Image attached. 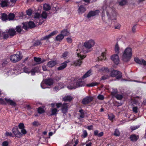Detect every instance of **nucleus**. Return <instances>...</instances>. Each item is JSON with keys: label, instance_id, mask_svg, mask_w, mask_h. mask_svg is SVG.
I'll list each match as a JSON object with an SVG mask.
<instances>
[{"label": "nucleus", "instance_id": "nucleus-33", "mask_svg": "<svg viewBox=\"0 0 146 146\" xmlns=\"http://www.w3.org/2000/svg\"><path fill=\"white\" fill-rule=\"evenodd\" d=\"M34 59L35 61L37 62L38 64H40L42 62L41 61V58H40L34 57Z\"/></svg>", "mask_w": 146, "mask_h": 146}, {"label": "nucleus", "instance_id": "nucleus-57", "mask_svg": "<svg viewBox=\"0 0 146 146\" xmlns=\"http://www.w3.org/2000/svg\"><path fill=\"white\" fill-rule=\"evenodd\" d=\"M138 109L137 107H134L133 108V111L135 113L138 112Z\"/></svg>", "mask_w": 146, "mask_h": 146}, {"label": "nucleus", "instance_id": "nucleus-23", "mask_svg": "<svg viewBox=\"0 0 146 146\" xmlns=\"http://www.w3.org/2000/svg\"><path fill=\"white\" fill-rule=\"evenodd\" d=\"M106 53L105 52H102L101 56L98 57V60H105L106 58Z\"/></svg>", "mask_w": 146, "mask_h": 146}, {"label": "nucleus", "instance_id": "nucleus-54", "mask_svg": "<svg viewBox=\"0 0 146 146\" xmlns=\"http://www.w3.org/2000/svg\"><path fill=\"white\" fill-rule=\"evenodd\" d=\"M13 71L14 70L13 69L11 70H9V71H8L7 72V74L9 75H12L13 74Z\"/></svg>", "mask_w": 146, "mask_h": 146}, {"label": "nucleus", "instance_id": "nucleus-48", "mask_svg": "<svg viewBox=\"0 0 146 146\" xmlns=\"http://www.w3.org/2000/svg\"><path fill=\"white\" fill-rule=\"evenodd\" d=\"M139 127V125H135L131 126L130 128L133 131L138 128Z\"/></svg>", "mask_w": 146, "mask_h": 146}, {"label": "nucleus", "instance_id": "nucleus-24", "mask_svg": "<svg viewBox=\"0 0 146 146\" xmlns=\"http://www.w3.org/2000/svg\"><path fill=\"white\" fill-rule=\"evenodd\" d=\"M92 74L91 70H89L82 77V79H84L90 76Z\"/></svg>", "mask_w": 146, "mask_h": 146}, {"label": "nucleus", "instance_id": "nucleus-39", "mask_svg": "<svg viewBox=\"0 0 146 146\" xmlns=\"http://www.w3.org/2000/svg\"><path fill=\"white\" fill-rule=\"evenodd\" d=\"M1 19L3 21H5L8 20L7 15L5 13H3Z\"/></svg>", "mask_w": 146, "mask_h": 146}, {"label": "nucleus", "instance_id": "nucleus-35", "mask_svg": "<svg viewBox=\"0 0 146 146\" xmlns=\"http://www.w3.org/2000/svg\"><path fill=\"white\" fill-rule=\"evenodd\" d=\"M47 13L45 11L43 12L41 15V17L42 18L45 19L47 17Z\"/></svg>", "mask_w": 146, "mask_h": 146}, {"label": "nucleus", "instance_id": "nucleus-55", "mask_svg": "<svg viewBox=\"0 0 146 146\" xmlns=\"http://www.w3.org/2000/svg\"><path fill=\"white\" fill-rule=\"evenodd\" d=\"M0 104H2L6 105V102H5L3 99L0 98Z\"/></svg>", "mask_w": 146, "mask_h": 146}, {"label": "nucleus", "instance_id": "nucleus-11", "mask_svg": "<svg viewBox=\"0 0 146 146\" xmlns=\"http://www.w3.org/2000/svg\"><path fill=\"white\" fill-rule=\"evenodd\" d=\"M111 59L116 64H118L119 61V58L117 54H114L112 55L111 57Z\"/></svg>", "mask_w": 146, "mask_h": 146}, {"label": "nucleus", "instance_id": "nucleus-5", "mask_svg": "<svg viewBox=\"0 0 146 146\" xmlns=\"http://www.w3.org/2000/svg\"><path fill=\"white\" fill-rule=\"evenodd\" d=\"M22 57V55L19 52H17L16 54L11 55L10 58L12 62H16L20 60Z\"/></svg>", "mask_w": 146, "mask_h": 146}, {"label": "nucleus", "instance_id": "nucleus-60", "mask_svg": "<svg viewBox=\"0 0 146 146\" xmlns=\"http://www.w3.org/2000/svg\"><path fill=\"white\" fill-rule=\"evenodd\" d=\"M9 143L8 141H4L2 143V146H8Z\"/></svg>", "mask_w": 146, "mask_h": 146}, {"label": "nucleus", "instance_id": "nucleus-58", "mask_svg": "<svg viewBox=\"0 0 146 146\" xmlns=\"http://www.w3.org/2000/svg\"><path fill=\"white\" fill-rule=\"evenodd\" d=\"M58 33V31H55L51 33L50 34V35L51 36H54V35L57 34Z\"/></svg>", "mask_w": 146, "mask_h": 146}, {"label": "nucleus", "instance_id": "nucleus-38", "mask_svg": "<svg viewBox=\"0 0 146 146\" xmlns=\"http://www.w3.org/2000/svg\"><path fill=\"white\" fill-rule=\"evenodd\" d=\"M14 17L15 16L14 14L13 13H10L9 15L8 20H9V21L12 20L13 19Z\"/></svg>", "mask_w": 146, "mask_h": 146}, {"label": "nucleus", "instance_id": "nucleus-34", "mask_svg": "<svg viewBox=\"0 0 146 146\" xmlns=\"http://www.w3.org/2000/svg\"><path fill=\"white\" fill-rule=\"evenodd\" d=\"M29 28H31L35 27V25L34 23L32 21H30L28 23Z\"/></svg>", "mask_w": 146, "mask_h": 146}, {"label": "nucleus", "instance_id": "nucleus-14", "mask_svg": "<svg viewBox=\"0 0 146 146\" xmlns=\"http://www.w3.org/2000/svg\"><path fill=\"white\" fill-rule=\"evenodd\" d=\"M69 105L68 103H64L62 104L61 110L64 113H66L68 110Z\"/></svg>", "mask_w": 146, "mask_h": 146}, {"label": "nucleus", "instance_id": "nucleus-46", "mask_svg": "<svg viewBox=\"0 0 146 146\" xmlns=\"http://www.w3.org/2000/svg\"><path fill=\"white\" fill-rule=\"evenodd\" d=\"M38 111L39 113H42L44 112V111L42 108L39 107L38 108Z\"/></svg>", "mask_w": 146, "mask_h": 146}, {"label": "nucleus", "instance_id": "nucleus-42", "mask_svg": "<svg viewBox=\"0 0 146 146\" xmlns=\"http://www.w3.org/2000/svg\"><path fill=\"white\" fill-rule=\"evenodd\" d=\"M41 17V15H40L39 13H36L34 15V18L37 19L39 20V19H40Z\"/></svg>", "mask_w": 146, "mask_h": 146}, {"label": "nucleus", "instance_id": "nucleus-36", "mask_svg": "<svg viewBox=\"0 0 146 146\" xmlns=\"http://www.w3.org/2000/svg\"><path fill=\"white\" fill-rule=\"evenodd\" d=\"M58 111L56 108H54L52 109L51 110L52 115H56L57 114V113Z\"/></svg>", "mask_w": 146, "mask_h": 146}, {"label": "nucleus", "instance_id": "nucleus-6", "mask_svg": "<svg viewBox=\"0 0 146 146\" xmlns=\"http://www.w3.org/2000/svg\"><path fill=\"white\" fill-rule=\"evenodd\" d=\"M108 16L112 20L115 19L116 17V13L115 12L111 9L109 8L108 11H106Z\"/></svg>", "mask_w": 146, "mask_h": 146}, {"label": "nucleus", "instance_id": "nucleus-16", "mask_svg": "<svg viewBox=\"0 0 146 146\" xmlns=\"http://www.w3.org/2000/svg\"><path fill=\"white\" fill-rule=\"evenodd\" d=\"M69 62V61L68 60L66 61L62 64L61 66L58 68L57 69L58 70H61L64 69L66 67L67 65V64Z\"/></svg>", "mask_w": 146, "mask_h": 146}, {"label": "nucleus", "instance_id": "nucleus-56", "mask_svg": "<svg viewBox=\"0 0 146 146\" xmlns=\"http://www.w3.org/2000/svg\"><path fill=\"white\" fill-rule=\"evenodd\" d=\"M114 135L116 136H118L120 135V133L118 130L116 129L115 131Z\"/></svg>", "mask_w": 146, "mask_h": 146}, {"label": "nucleus", "instance_id": "nucleus-49", "mask_svg": "<svg viewBox=\"0 0 146 146\" xmlns=\"http://www.w3.org/2000/svg\"><path fill=\"white\" fill-rule=\"evenodd\" d=\"M117 90L116 89H113V91H112L111 94L113 96H115L116 95L117 93Z\"/></svg>", "mask_w": 146, "mask_h": 146}, {"label": "nucleus", "instance_id": "nucleus-4", "mask_svg": "<svg viewBox=\"0 0 146 146\" xmlns=\"http://www.w3.org/2000/svg\"><path fill=\"white\" fill-rule=\"evenodd\" d=\"M95 44L94 41L92 39H90L86 41L84 44V46L85 48L87 50H92V48Z\"/></svg>", "mask_w": 146, "mask_h": 146}, {"label": "nucleus", "instance_id": "nucleus-45", "mask_svg": "<svg viewBox=\"0 0 146 146\" xmlns=\"http://www.w3.org/2000/svg\"><path fill=\"white\" fill-rule=\"evenodd\" d=\"M51 36L49 34L48 35L46 36H44L42 37L41 39V40H45L50 38Z\"/></svg>", "mask_w": 146, "mask_h": 146}, {"label": "nucleus", "instance_id": "nucleus-31", "mask_svg": "<svg viewBox=\"0 0 146 146\" xmlns=\"http://www.w3.org/2000/svg\"><path fill=\"white\" fill-rule=\"evenodd\" d=\"M72 98L70 96H67L64 97L63 98V100L65 101H70L72 100Z\"/></svg>", "mask_w": 146, "mask_h": 146}, {"label": "nucleus", "instance_id": "nucleus-29", "mask_svg": "<svg viewBox=\"0 0 146 146\" xmlns=\"http://www.w3.org/2000/svg\"><path fill=\"white\" fill-rule=\"evenodd\" d=\"M51 8L50 6L47 4L45 3L43 5V9L44 10L48 11Z\"/></svg>", "mask_w": 146, "mask_h": 146}, {"label": "nucleus", "instance_id": "nucleus-30", "mask_svg": "<svg viewBox=\"0 0 146 146\" xmlns=\"http://www.w3.org/2000/svg\"><path fill=\"white\" fill-rule=\"evenodd\" d=\"M38 67H36L32 69L31 71V73L32 75H34L35 72H38Z\"/></svg>", "mask_w": 146, "mask_h": 146}, {"label": "nucleus", "instance_id": "nucleus-32", "mask_svg": "<svg viewBox=\"0 0 146 146\" xmlns=\"http://www.w3.org/2000/svg\"><path fill=\"white\" fill-rule=\"evenodd\" d=\"M114 50L115 53L117 54H118L119 53V48L117 43L116 44L115 46Z\"/></svg>", "mask_w": 146, "mask_h": 146}, {"label": "nucleus", "instance_id": "nucleus-2", "mask_svg": "<svg viewBox=\"0 0 146 146\" xmlns=\"http://www.w3.org/2000/svg\"><path fill=\"white\" fill-rule=\"evenodd\" d=\"M72 84H73V85L67 86V87L69 89H75L76 88L82 86L83 85V82L82 80L79 79L77 81H71Z\"/></svg>", "mask_w": 146, "mask_h": 146}, {"label": "nucleus", "instance_id": "nucleus-3", "mask_svg": "<svg viewBox=\"0 0 146 146\" xmlns=\"http://www.w3.org/2000/svg\"><path fill=\"white\" fill-rule=\"evenodd\" d=\"M90 52V50H87L85 48L80 50H77L76 53L78 57L81 59H83L86 57L85 54Z\"/></svg>", "mask_w": 146, "mask_h": 146}, {"label": "nucleus", "instance_id": "nucleus-51", "mask_svg": "<svg viewBox=\"0 0 146 146\" xmlns=\"http://www.w3.org/2000/svg\"><path fill=\"white\" fill-rule=\"evenodd\" d=\"M109 119L111 120H113L114 118V115L112 113L108 115Z\"/></svg>", "mask_w": 146, "mask_h": 146}, {"label": "nucleus", "instance_id": "nucleus-44", "mask_svg": "<svg viewBox=\"0 0 146 146\" xmlns=\"http://www.w3.org/2000/svg\"><path fill=\"white\" fill-rule=\"evenodd\" d=\"M22 27L20 26H17L16 28V31L17 32L20 33L22 31Z\"/></svg>", "mask_w": 146, "mask_h": 146}, {"label": "nucleus", "instance_id": "nucleus-52", "mask_svg": "<svg viewBox=\"0 0 146 146\" xmlns=\"http://www.w3.org/2000/svg\"><path fill=\"white\" fill-rule=\"evenodd\" d=\"M27 14L29 16H31L32 14V10L31 9H29L26 11Z\"/></svg>", "mask_w": 146, "mask_h": 146}, {"label": "nucleus", "instance_id": "nucleus-21", "mask_svg": "<svg viewBox=\"0 0 146 146\" xmlns=\"http://www.w3.org/2000/svg\"><path fill=\"white\" fill-rule=\"evenodd\" d=\"M57 64V62L55 60H52L49 62L47 64V66L49 67H52L55 66Z\"/></svg>", "mask_w": 146, "mask_h": 146}, {"label": "nucleus", "instance_id": "nucleus-41", "mask_svg": "<svg viewBox=\"0 0 146 146\" xmlns=\"http://www.w3.org/2000/svg\"><path fill=\"white\" fill-rule=\"evenodd\" d=\"M22 27L25 30H27L28 28H29L28 26V23H24L23 24V27Z\"/></svg>", "mask_w": 146, "mask_h": 146}, {"label": "nucleus", "instance_id": "nucleus-62", "mask_svg": "<svg viewBox=\"0 0 146 146\" xmlns=\"http://www.w3.org/2000/svg\"><path fill=\"white\" fill-rule=\"evenodd\" d=\"M97 98L98 99L101 100H103L104 99V97L103 96L101 95H99Z\"/></svg>", "mask_w": 146, "mask_h": 146}, {"label": "nucleus", "instance_id": "nucleus-28", "mask_svg": "<svg viewBox=\"0 0 146 146\" xmlns=\"http://www.w3.org/2000/svg\"><path fill=\"white\" fill-rule=\"evenodd\" d=\"M100 84L99 82H92L91 83L86 84V86L88 87L94 86Z\"/></svg>", "mask_w": 146, "mask_h": 146}, {"label": "nucleus", "instance_id": "nucleus-8", "mask_svg": "<svg viewBox=\"0 0 146 146\" xmlns=\"http://www.w3.org/2000/svg\"><path fill=\"white\" fill-rule=\"evenodd\" d=\"M110 76L112 77H114L117 76V79L121 78L122 77L121 73L119 71L113 70L110 73Z\"/></svg>", "mask_w": 146, "mask_h": 146}, {"label": "nucleus", "instance_id": "nucleus-64", "mask_svg": "<svg viewBox=\"0 0 146 146\" xmlns=\"http://www.w3.org/2000/svg\"><path fill=\"white\" fill-rule=\"evenodd\" d=\"M66 40L67 42L69 43H71L72 42V39L70 37H68L66 38Z\"/></svg>", "mask_w": 146, "mask_h": 146}, {"label": "nucleus", "instance_id": "nucleus-17", "mask_svg": "<svg viewBox=\"0 0 146 146\" xmlns=\"http://www.w3.org/2000/svg\"><path fill=\"white\" fill-rule=\"evenodd\" d=\"M5 100L6 102V104H8L12 106H15L16 105L15 103L14 102L9 99L5 98Z\"/></svg>", "mask_w": 146, "mask_h": 146}, {"label": "nucleus", "instance_id": "nucleus-61", "mask_svg": "<svg viewBox=\"0 0 146 146\" xmlns=\"http://www.w3.org/2000/svg\"><path fill=\"white\" fill-rule=\"evenodd\" d=\"M114 28L116 29H119L121 27V25L120 24H117L114 26Z\"/></svg>", "mask_w": 146, "mask_h": 146}, {"label": "nucleus", "instance_id": "nucleus-22", "mask_svg": "<svg viewBox=\"0 0 146 146\" xmlns=\"http://www.w3.org/2000/svg\"><path fill=\"white\" fill-rule=\"evenodd\" d=\"M127 2V0H117V3L119 5L121 6L125 5Z\"/></svg>", "mask_w": 146, "mask_h": 146}, {"label": "nucleus", "instance_id": "nucleus-63", "mask_svg": "<svg viewBox=\"0 0 146 146\" xmlns=\"http://www.w3.org/2000/svg\"><path fill=\"white\" fill-rule=\"evenodd\" d=\"M24 125L23 123H20L19 125V127L21 129H24Z\"/></svg>", "mask_w": 146, "mask_h": 146}, {"label": "nucleus", "instance_id": "nucleus-19", "mask_svg": "<svg viewBox=\"0 0 146 146\" xmlns=\"http://www.w3.org/2000/svg\"><path fill=\"white\" fill-rule=\"evenodd\" d=\"M8 3V0H0V5L3 7H7Z\"/></svg>", "mask_w": 146, "mask_h": 146}, {"label": "nucleus", "instance_id": "nucleus-26", "mask_svg": "<svg viewBox=\"0 0 146 146\" xmlns=\"http://www.w3.org/2000/svg\"><path fill=\"white\" fill-rule=\"evenodd\" d=\"M60 33L62 34L64 37V36H68L70 34L69 32L67 30H63L60 32Z\"/></svg>", "mask_w": 146, "mask_h": 146}, {"label": "nucleus", "instance_id": "nucleus-18", "mask_svg": "<svg viewBox=\"0 0 146 146\" xmlns=\"http://www.w3.org/2000/svg\"><path fill=\"white\" fill-rule=\"evenodd\" d=\"M6 32L9 35L11 36H14L16 33V31L13 29H9V30H7Z\"/></svg>", "mask_w": 146, "mask_h": 146}, {"label": "nucleus", "instance_id": "nucleus-10", "mask_svg": "<svg viewBox=\"0 0 146 146\" xmlns=\"http://www.w3.org/2000/svg\"><path fill=\"white\" fill-rule=\"evenodd\" d=\"M93 100L92 97L87 96L83 99L82 103L83 104H87L92 101Z\"/></svg>", "mask_w": 146, "mask_h": 146}, {"label": "nucleus", "instance_id": "nucleus-27", "mask_svg": "<svg viewBox=\"0 0 146 146\" xmlns=\"http://www.w3.org/2000/svg\"><path fill=\"white\" fill-rule=\"evenodd\" d=\"M64 38L63 35L61 33L58 35L55 38V39L56 40L58 41H61Z\"/></svg>", "mask_w": 146, "mask_h": 146}, {"label": "nucleus", "instance_id": "nucleus-50", "mask_svg": "<svg viewBox=\"0 0 146 146\" xmlns=\"http://www.w3.org/2000/svg\"><path fill=\"white\" fill-rule=\"evenodd\" d=\"M5 136L6 137L10 136V137H13V135L12 133L10 132H9L6 131L5 133Z\"/></svg>", "mask_w": 146, "mask_h": 146}, {"label": "nucleus", "instance_id": "nucleus-20", "mask_svg": "<svg viewBox=\"0 0 146 146\" xmlns=\"http://www.w3.org/2000/svg\"><path fill=\"white\" fill-rule=\"evenodd\" d=\"M82 59L79 58L78 60L74 61L73 62L74 65L75 66H80L82 63Z\"/></svg>", "mask_w": 146, "mask_h": 146}, {"label": "nucleus", "instance_id": "nucleus-43", "mask_svg": "<svg viewBox=\"0 0 146 146\" xmlns=\"http://www.w3.org/2000/svg\"><path fill=\"white\" fill-rule=\"evenodd\" d=\"M117 99L118 100H121L123 98V96L121 94H117L115 96Z\"/></svg>", "mask_w": 146, "mask_h": 146}, {"label": "nucleus", "instance_id": "nucleus-7", "mask_svg": "<svg viewBox=\"0 0 146 146\" xmlns=\"http://www.w3.org/2000/svg\"><path fill=\"white\" fill-rule=\"evenodd\" d=\"M44 83L42 82L41 84V86L42 88L44 89L46 88V87L44 86L45 85H47L48 86L52 85L53 83V80L51 78L46 79L44 80Z\"/></svg>", "mask_w": 146, "mask_h": 146}, {"label": "nucleus", "instance_id": "nucleus-59", "mask_svg": "<svg viewBox=\"0 0 146 146\" xmlns=\"http://www.w3.org/2000/svg\"><path fill=\"white\" fill-rule=\"evenodd\" d=\"M109 76L108 75H104L102 76L101 78V80H105L108 78Z\"/></svg>", "mask_w": 146, "mask_h": 146}, {"label": "nucleus", "instance_id": "nucleus-37", "mask_svg": "<svg viewBox=\"0 0 146 146\" xmlns=\"http://www.w3.org/2000/svg\"><path fill=\"white\" fill-rule=\"evenodd\" d=\"M79 111L80 113V117L81 118H84V117L85 114L83 110L82 109L80 110Z\"/></svg>", "mask_w": 146, "mask_h": 146}, {"label": "nucleus", "instance_id": "nucleus-9", "mask_svg": "<svg viewBox=\"0 0 146 146\" xmlns=\"http://www.w3.org/2000/svg\"><path fill=\"white\" fill-rule=\"evenodd\" d=\"M12 131L15 136L17 137H20L22 136V134L19 131L17 128H13Z\"/></svg>", "mask_w": 146, "mask_h": 146}, {"label": "nucleus", "instance_id": "nucleus-25", "mask_svg": "<svg viewBox=\"0 0 146 146\" xmlns=\"http://www.w3.org/2000/svg\"><path fill=\"white\" fill-rule=\"evenodd\" d=\"M139 138V137L134 134L131 135L130 137L131 141H136Z\"/></svg>", "mask_w": 146, "mask_h": 146}, {"label": "nucleus", "instance_id": "nucleus-53", "mask_svg": "<svg viewBox=\"0 0 146 146\" xmlns=\"http://www.w3.org/2000/svg\"><path fill=\"white\" fill-rule=\"evenodd\" d=\"M36 21L35 22L36 24L37 25H39L42 24V23H43V21H40L39 19V20L37 19H36Z\"/></svg>", "mask_w": 146, "mask_h": 146}, {"label": "nucleus", "instance_id": "nucleus-1", "mask_svg": "<svg viewBox=\"0 0 146 146\" xmlns=\"http://www.w3.org/2000/svg\"><path fill=\"white\" fill-rule=\"evenodd\" d=\"M132 51L131 48L127 47L124 50L122 56V60L125 62L129 61L132 56Z\"/></svg>", "mask_w": 146, "mask_h": 146}, {"label": "nucleus", "instance_id": "nucleus-15", "mask_svg": "<svg viewBox=\"0 0 146 146\" xmlns=\"http://www.w3.org/2000/svg\"><path fill=\"white\" fill-rule=\"evenodd\" d=\"M100 12L98 10H96L95 11H91L88 14L87 17L88 18H90L94 16L98 15Z\"/></svg>", "mask_w": 146, "mask_h": 146}, {"label": "nucleus", "instance_id": "nucleus-13", "mask_svg": "<svg viewBox=\"0 0 146 146\" xmlns=\"http://www.w3.org/2000/svg\"><path fill=\"white\" fill-rule=\"evenodd\" d=\"M134 60L136 63L140 65H146V61L143 59L140 60L138 58L135 57L134 58Z\"/></svg>", "mask_w": 146, "mask_h": 146}, {"label": "nucleus", "instance_id": "nucleus-12", "mask_svg": "<svg viewBox=\"0 0 146 146\" xmlns=\"http://www.w3.org/2000/svg\"><path fill=\"white\" fill-rule=\"evenodd\" d=\"M86 10V8L83 5H81L78 6V8L77 10L78 14L81 15L82 14L85 12Z\"/></svg>", "mask_w": 146, "mask_h": 146}, {"label": "nucleus", "instance_id": "nucleus-47", "mask_svg": "<svg viewBox=\"0 0 146 146\" xmlns=\"http://www.w3.org/2000/svg\"><path fill=\"white\" fill-rule=\"evenodd\" d=\"M88 135V133L86 130L83 131V133L82 135V136L83 138H85L87 137Z\"/></svg>", "mask_w": 146, "mask_h": 146}, {"label": "nucleus", "instance_id": "nucleus-40", "mask_svg": "<svg viewBox=\"0 0 146 146\" xmlns=\"http://www.w3.org/2000/svg\"><path fill=\"white\" fill-rule=\"evenodd\" d=\"M24 72L27 73H29L31 72V69L25 67L24 68Z\"/></svg>", "mask_w": 146, "mask_h": 146}]
</instances>
